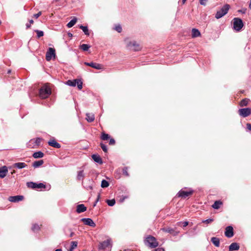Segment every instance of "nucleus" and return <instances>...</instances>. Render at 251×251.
I'll use <instances>...</instances> for the list:
<instances>
[{
	"mask_svg": "<svg viewBox=\"0 0 251 251\" xmlns=\"http://www.w3.org/2000/svg\"><path fill=\"white\" fill-rule=\"evenodd\" d=\"M110 138L109 135L105 133H102L101 138L103 140H107Z\"/></svg>",
	"mask_w": 251,
	"mask_h": 251,
	"instance_id": "37",
	"label": "nucleus"
},
{
	"mask_svg": "<svg viewBox=\"0 0 251 251\" xmlns=\"http://www.w3.org/2000/svg\"><path fill=\"white\" fill-rule=\"evenodd\" d=\"M100 146H101V148L102 149L103 151H104L105 152H106L107 151V147H106V145H105L101 143Z\"/></svg>",
	"mask_w": 251,
	"mask_h": 251,
	"instance_id": "43",
	"label": "nucleus"
},
{
	"mask_svg": "<svg viewBox=\"0 0 251 251\" xmlns=\"http://www.w3.org/2000/svg\"><path fill=\"white\" fill-rule=\"evenodd\" d=\"M55 0L57 1H58V0Z\"/></svg>",
	"mask_w": 251,
	"mask_h": 251,
	"instance_id": "64",
	"label": "nucleus"
},
{
	"mask_svg": "<svg viewBox=\"0 0 251 251\" xmlns=\"http://www.w3.org/2000/svg\"><path fill=\"white\" fill-rule=\"evenodd\" d=\"M82 221L83 223L92 227H95L96 226L95 223L93 222V221L90 218H83L82 219Z\"/></svg>",
	"mask_w": 251,
	"mask_h": 251,
	"instance_id": "14",
	"label": "nucleus"
},
{
	"mask_svg": "<svg viewBox=\"0 0 251 251\" xmlns=\"http://www.w3.org/2000/svg\"><path fill=\"white\" fill-rule=\"evenodd\" d=\"M145 244L151 248H155L158 245L156 238L152 236H148L145 240Z\"/></svg>",
	"mask_w": 251,
	"mask_h": 251,
	"instance_id": "2",
	"label": "nucleus"
},
{
	"mask_svg": "<svg viewBox=\"0 0 251 251\" xmlns=\"http://www.w3.org/2000/svg\"><path fill=\"white\" fill-rule=\"evenodd\" d=\"M186 1V0H182V3L184 4L185 3Z\"/></svg>",
	"mask_w": 251,
	"mask_h": 251,
	"instance_id": "57",
	"label": "nucleus"
},
{
	"mask_svg": "<svg viewBox=\"0 0 251 251\" xmlns=\"http://www.w3.org/2000/svg\"><path fill=\"white\" fill-rule=\"evenodd\" d=\"M233 229L232 226H228L226 228L225 235L228 237L230 238L233 236Z\"/></svg>",
	"mask_w": 251,
	"mask_h": 251,
	"instance_id": "15",
	"label": "nucleus"
},
{
	"mask_svg": "<svg viewBox=\"0 0 251 251\" xmlns=\"http://www.w3.org/2000/svg\"><path fill=\"white\" fill-rule=\"evenodd\" d=\"M126 47L130 50L138 51L141 50V47L135 41L131 40L128 38L125 40Z\"/></svg>",
	"mask_w": 251,
	"mask_h": 251,
	"instance_id": "1",
	"label": "nucleus"
},
{
	"mask_svg": "<svg viewBox=\"0 0 251 251\" xmlns=\"http://www.w3.org/2000/svg\"><path fill=\"white\" fill-rule=\"evenodd\" d=\"M44 156V153L41 151L35 152L33 154L34 158H42Z\"/></svg>",
	"mask_w": 251,
	"mask_h": 251,
	"instance_id": "26",
	"label": "nucleus"
},
{
	"mask_svg": "<svg viewBox=\"0 0 251 251\" xmlns=\"http://www.w3.org/2000/svg\"><path fill=\"white\" fill-rule=\"evenodd\" d=\"M24 199L23 196H10L8 198V200L13 202H16L22 201Z\"/></svg>",
	"mask_w": 251,
	"mask_h": 251,
	"instance_id": "13",
	"label": "nucleus"
},
{
	"mask_svg": "<svg viewBox=\"0 0 251 251\" xmlns=\"http://www.w3.org/2000/svg\"><path fill=\"white\" fill-rule=\"evenodd\" d=\"M55 50L52 48H49L46 55V58L47 61H50L52 57H55Z\"/></svg>",
	"mask_w": 251,
	"mask_h": 251,
	"instance_id": "11",
	"label": "nucleus"
},
{
	"mask_svg": "<svg viewBox=\"0 0 251 251\" xmlns=\"http://www.w3.org/2000/svg\"><path fill=\"white\" fill-rule=\"evenodd\" d=\"M115 140L113 139H110L109 141V144L110 145H113L115 144Z\"/></svg>",
	"mask_w": 251,
	"mask_h": 251,
	"instance_id": "48",
	"label": "nucleus"
},
{
	"mask_svg": "<svg viewBox=\"0 0 251 251\" xmlns=\"http://www.w3.org/2000/svg\"><path fill=\"white\" fill-rule=\"evenodd\" d=\"M108 186H109V183H108V182L107 181H106V180H105L104 179H103L101 181V187L102 188H106Z\"/></svg>",
	"mask_w": 251,
	"mask_h": 251,
	"instance_id": "33",
	"label": "nucleus"
},
{
	"mask_svg": "<svg viewBox=\"0 0 251 251\" xmlns=\"http://www.w3.org/2000/svg\"><path fill=\"white\" fill-rule=\"evenodd\" d=\"M229 9L228 4L225 5L220 10L218 11L215 15V18L217 19H220L225 16Z\"/></svg>",
	"mask_w": 251,
	"mask_h": 251,
	"instance_id": "7",
	"label": "nucleus"
},
{
	"mask_svg": "<svg viewBox=\"0 0 251 251\" xmlns=\"http://www.w3.org/2000/svg\"><path fill=\"white\" fill-rule=\"evenodd\" d=\"M66 84L70 86H75L77 85L79 90H81L82 88V82L79 79L69 80L66 82Z\"/></svg>",
	"mask_w": 251,
	"mask_h": 251,
	"instance_id": "8",
	"label": "nucleus"
},
{
	"mask_svg": "<svg viewBox=\"0 0 251 251\" xmlns=\"http://www.w3.org/2000/svg\"><path fill=\"white\" fill-rule=\"evenodd\" d=\"M100 195H98V198H97V201H96V202H98V201H99V198H100Z\"/></svg>",
	"mask_w": 251,
	"mask_h": 251,
	"instance_id": "53",
	"label": "nucleus"
},
{
	"mask_svg": "<svg viewBox=\"0 0 251 251\" xmlns=\"http://www.w3.org/2000/svg\"><path fill=\"white\" fill-rule=\"evenodd\" d=\"M51 94L50 88L47 85H44L40 90L39 95L42 99L48 98Z\"/></svg>",
	"mask_w": 251,
	"mask_h": 251,
	"instance_id": "4",
	"label": "nucleus"
},
{
	"mask_svg": "<svg viewBox=\"0 0 251 251\" xmlns=\"http://www.w3.org/2000/svg\"><path fill=\"white\" fill-rule=\"evenodd\" d=\"M93 159L97 163L102 164V161L100 157L97 154H93L92 156Z\"/></svg>",
	"mask_w": 251,
	"mask_h": 251,
	"instance_id": "23",
	"label": "nucleus"
},
{
	"mask_svg": "<svg viewBox=\"0 0 251 251\" xmlns=\"http://www.w3.org/2000/svg\"><path fill=\"white\" fill-rule=\"evenodd\" d=\"M222 204V202L220 201H216L212 205V207L214 209H218L220 206Z\"/></svg>",
	"mask_w": 251,
	"mask_h": 251,
	"instance_id": "31",
	"label": "nucleus"
},
{
	"mask_svg": "<svg viewBox=\"0 0 251 251\" xmlns=\"http://www.w3.org/2000/svg\"><path fill=\"white\" fill-rule=\"evenodd\" d=\"M27 167V165L24 162H18L13 165V167L17 168L18 169H23Z\"/></svg>",
	"mask_w": 251,
	"mask_h": 251,
	"instance_id": "19",
	"label": "nucleus"
},
{
	"mask_svg": "<svg viewBox=\"0 0 251 251\" xmlns=\"http://www.w3.org/2000/svg\"><path fill=\"white\" fill-rule=\"evenodd\" d=\"M123 174L124 175H125L126 176H129V174L127 172V167H125L124 169H123Z\"/></svg>",
	"mask_w": 251,
	"mask_h": 251,
	"instance_id": "44",
	"label": "nucleus"
},
{
	"mask_svg": "<svg viewBox=\"0 0 251 251\" xmlns=\"http://www.w3.org/2000/svg\"><path fill=\"white\" fill-rule=\"evenodd\" d=\"M10 70H9V71H8V73H10Z\"/></svg>",
	"mask_w": 251,
	"mask_h": 251,
	"instance_id": "62",
	"label": "nucleus"
},
{
	"mask_svg": "<svg viewBox=\"0 0 251 251\" xmlns=\"http://www.w3.org/2000/svg\"><path fill=\"white\" fill-rule=\"evenodd\" d=\"M26 26L27 28H29L30 27V25L28 24L26 25Z\"/></svg>",
	"mask_w": 251,
	"mask_h": 251,
	"instance_id": "52",
	"label": "nucleus"
},
{
	"mask_svg": "<svg viewBox=\"0 0 251 251\" xmlns=\"http://www.w3.org/2000/svg\"><path fill=\"white\" fill-rule=\"evenodd\" d=\"M77 19L76 18H74L73 19H72L70 22H69L67 26L69 28H71L73 27L76 23Z\"/></svg>",
	"mask_w": 251,
	"mask_h": 251,
	"instance_id": "27",
	"label": "nucleus"
},
{
	"mask_svg": "<svg viewBox=\"0 0 251 251\" xmlns=\"http://www.w3.org/2000/svg\"><path fill=\"white\" fill-rule=\"evenodd\" d=\"M79 28L82 30L85 35H89V32L87 26L81 25L79 26Z\"/></svg>",
	"mask_w": 251,
	"mask_h": 251,
	"instance_id": "29",
	"label": "nucleus"
},
{
	"mask_svg": "<svg viewBox=\"0 0 251 251\" xmlns=\"http://www.w3.org/2000/svg\"><path fill=\"white\" fill-rule=\"evenodd\" d=\"M86 210V207L83 204H78L76 207V212L78 213L83 212Z\"/></svg>",
	"mask_w": 251,
	"mask_h": 251,
	"instance_id": "21",
	"label": "nucleus"
},
{
	"mask_svg": "<svg viewBox=\"0 0 251 251\" xmlns=\"http://www.w3.org/2000/svg\"><path fill=\"white\" fill-rule=\"evenodd\" d=\"M70 251H74L73 250H72V249H70Z\"/></svg>",
	"mask_w": 251,
	"mask_h": 251,
	"instance_id": "61",
	"label": "nucleus"
},
{
	"mask_svg": "<svg viewBox=\"0 0 251 251\" xmlns=\"http://www.w3.org/2000/svg\"><path fill=\"white\" fill-rule=\"evenodd\" d=\"M181 223H178L177 224L179 225Z\"/></svg>",
	"mask_w": 251,
	"mask_h": 251,
	"instance_id": "63",
	"label": "nucleus"
},
{
	"mask_svg": "<svg viewBox=\"0 0 251 251\" xmlns=\"http://www.w3.org/2000/svg\"><path fill=\"white\" fill-rule=\"evenodd\" d=\"M39 228H40L39 226L37 224L34 225L32 227V230L34 231L38 230L39 229Z\"/></svg>",
	"mask_w": 251,
	"mask_h": 251,
	"instance_id": "40",
	"label": "nucleus"
},
{
	"mask_svg": "<svg viewBox=\"0 0 251 251\" xmlns=\"http://www.w3.org/2000/svg\"><path fill=\"white\" fill-rule=\"evenodd\" d=\"M111 247V239H107L100 243L99 245V250L100 251H109Z\"/></svg>",
	"mask_w": 251,
	"mask_h": 251,
	"instance_id": "3",
	"label": "nucleus"
},
{
	"mask_svg": "<svg viewBox=\"0 0 251 251\" xmlns=\"http://www.w3.org/2000/svg\"><path fill=\"white\" fill-rule=\"evenodd\" d=\"M182 224V225H183V227H185V226H188V222H183Z\"/></svg>",
	"mask_w": 251,
	"mask_h": 251,
	"instance_id": "50",
	"label": "nucleus"
},
{
	"mask_svg": "<svg viewBox=\"0 0 251 251\" xmlns=\"http://www.w3.org/2000/svg\"><path fill=\"white\" fill-rule=\"evenodd\" d=\"M74 234V233L73 232H72V233H71V234H70V236H71V237H72V236H73Z\"/></svg>",
	"mask_w": 251,
	"mask_h": 251,
	"instance_id": "58",
	"label": "nucleus"
},
{
	"mask_svg": "<svg viewBox=\"0 0 251 251\" xmlns=\"http://www.w3.org/2000/svg\"><path fill=\"white\" fill-rule=\"evenodd\" d=\"M239 114L243 117H246L251 114V108L240 109L238 110Z\"/></svg>",
	"mask_w": 251,
	"mask_h": 251,
	"instance_id": "10",
	"label": "nucleus"
},
{
	"mask_svg": "<svg viewBox=\"0 0 251 251\" xmlns=\"http://www.w3.org/2000/svg\"><path fill=\"white\" fill-rule=\"evenodd\" d=\"M163 231L168 232L174 235H176L178 234V232L175 231L174 229L168 227V228H163L161 229Z\"/></svg>",
	"mask_w": 251,
	"mask_h": 251,
	"instance_id": "18",
	"label": "nucleus"
},
{
	"mask_svg": "<svg viewBox=\"0 0 251 251\" xmlns=\"http://www.w3.org/2000/svg\"><path fill=\"white\" fill-rule=\"evenodd\" d=\"M154 251H165L163 248H157Z\"/></svg>",
	"mask_w": 251,
	"mask_h": 251,
	"instance_id": "51",
	"label": "nucleus"
},
{
	"mask_svg": "<svg viewBox=\"0 0 251 251\" xmlns=\"http://www.w3.org/2000/svg\"><path fill=\"white\" fill-rule=\"evenodd\" d=\"M27 186L28 187L33 188V189H37V183H34L32 182L27 183Z\"/></svg>",
	"mask_w": 251,
	"mask_h": 251,
	"instance_id": "35",
	"label": "nucleus"
},
{
	"mask_svg": "<svg viewBox=\"0 0 251 251\" xmlns=\"http://www.w3.org/2000/svg\"><path fill=\"white\" fill-rule=\"evenodd\" d=\"M200 4L202 5H205L208 0H199Z\"/></svg>",
	"mask_w": 251,
	"mask_h": 251,
	"instance_id": "46",
	"label": "nucleus"
},
{
	"mask_svg": "<svg viewBox=\"0 0 251 251\" xmlns=\"http://www.w3.org/2000/svg\"><path fill=\"white\" fill-rule=\"evenodd\" d=\"M29 23H30V24H33V21L32 20H29Z\"/></svg>",
	"mask_w": 251,
	"mask_h": 251,
	"instance_id": "54",
	"label": "nucleus"
},
{
	"mask_svg": "<svg viewBox=\"0 0 251 251\" xmlns=\"http://www.w3.org/2000/svg\"><path fill=\"white\" fill-rule=\"evenodd\" d=\"M90 48V46L87 44H83L80 46V48L84 51H87Z\"/></svg>",
	"mask_w": 251,
	"mask_h": 251,
	"instance_id": "34",
	"label": "nucleus"
},
{
	"mask_svg": "<svg viewBox=\"0 0 251 251\" xmlns=\"http://www.w3.org/2000/svg\"><path fill=\"white\" fill-rule=\"evenodd\" d=\"M239 246L236 243H232L229 247V251H237L239 249Z\"/></svg>",
	"mask_w": 251,
	"mask_h": 251,
	"instance_id": "20",
	"label": "nucleus"
},
{
	"mask_svg": "<svg viewBox=\"0 0 251 251\" xmlns=\"http://www.w3.org/2000/svg\"><path fill=\"white\" fill-rule=\"evenodd\" d=\"M8 172V170L6 166H3L0 168V177L4 178Z\"/></svg>",
	"mask_w": 251,
	"mask_h": 251,
	"instance_id": "17",
	"label": "nucleus"
},
{
	"mask_svg": "<svg viewBox=\"0 0 251 251\" xmlns=\"http://www.w3.org/2000/svg\"><path fill=\"white\" fill-rule=\"evenodd\" d=\"M77 242L76 241H72L71 242V248L72 250H74L75 248L77 247Z\"/></svg>",
	"mask_w": 251,
	"mask_h": 251,
	"instance_id": "39",
	"label": "nucleus"
},
{
	"mask_svg": "<svg viewBox=\"0 0 251 251\" xmlns=\"http://www.w3.org/2000/svg\"><path fill=\"white\" fill-rule=\"evenodd\" d=\"M115 29L118 32H121L122 30V27L120 25H117L115 26Z\"/></svg>",
	"mask_w": 251,
	"mask_h": 251,
	"instance_id": "42",
	"label": "nucleus"
},
{
	"mask_svg": "<svg viewBox=\"0 0 251 251\" xmlns=\"http://www.w3.org/2000/svg\"><path fill=\"white\" fill-rule=\"evenodd\" d=\"M193 193V191L191 189L189 188L187 189L185 188L180 190L177 193V195L178 197L184 199L191 195Z\"/></svg>",
	"mask_w": 251,
	"mask_h": 251,
	"instance_id": "6",
	"label": "nucleus"
},
{
	"mask_svg": "<svg viewBox=\"0 0 251 251\" xmlns=\"http://www.w3.org/2000/svg\"><path fill=\"white\" fill-rule=\"evenodd\" d=\"M69 36L70 37H72V36H73V35H72V34H71V33H69Z\"/></svg>",
	"mask_w": 251,
	"mask_h": 251,
	"instance_id": "60",
	"label": "nucleus"
},
{
	"mask_svg": "<svg viewBox=\"0 0 251 251\" xmlns=\"http://www.w3.org/2000/svg\"><path fill=\"white\" fill-rule=\"evenodd\" d=\"M249 8L251 9V0H250V3L249 4Z\"/></svg>",
	"mask_w": 251,
	"mask_h": 251,
	"instance_id": "55",
	"label": "nucleus"
},
{
	"mask_svg": "<svg viewBox=\"0 0 251 251\" xmlns=\"http://www.w3.org/2000/svg\"><path fill=\"white\" fill-rule=\"evenodd\" d=\"M84 64L87 65V66H90V67H92L93 68H95L96 69H97V70H101V69H103V66L101 64H99V63H97L85 62Z\"/></svg>",
	"mask_w": 251,
	"mask_h": 251,
	"instance_id": "12",
	"label": "nucleus"
},
{
	"mask_svg": "<svg viewBox=\"0 0 251 251\" xmlns=\"http://www.w3.org/2000/svg\"><path fill=\"white\" fill-rule=\"evenodd\" d=\"M48 144L50 146L57 149H59L61 147V145L54 139L50 140Z\"/></svg>",
	"mask_w": 251,
	"mask_h": 251,
	"instance_id": "16",
	"label": "nucleus"
},
{
	"mask_svg": "<svg viewBox=\"0 0 251 251\" xmlns=\"http://www.w3.org/2000/svg\"><path fill=\"white\" fill-rule=\"evenodd\" d=\"M247 128L250 130H251V124H247Z\"/></svg>",
	"mask_w": 251,
	"mask_h": 251,
	"instance_id": "49",
	"label": "nucleus"
},
{
	"mask_svg": "<svg viewBox=\"0 0 251 251\" xmlns=\"http://www.w3.org/2000/svg\"><path fill=\"white\" fill-rule=\"evenodd\" d=\"M42 14V12L41 11L39 12L38 13L34 14L33 17H34L36 19H37L40 16H41Z\"/></svg>",
	"mask_w": 251,
	"mask_h": 251,
	"instance_id": "47",
	"label": "nucleus"
},
{
	"mask_svg": "<svg viewBox=\"0 0 251 251\" xmlns=\"http://www.w3.org/2000/svg\"><path fill=\"white\" fill-rule=\"evenodd\" d=\"M211 242L212 243L216 246V247H219L220 246V240L219 238L217 237H212L211 239Z\"/></svg>",
	"mask_w": 251,
	"mask_h": 251,
	"instance_id": "25",
	"label": "nucleus"
},
{
	"mask_svg": "<svg viewBox=\"0 0 251 251\" xmlns=\"http://www.w3.org/2000/svg\"><path fill=\"white\" fill-rule=\"evenodd\" d=\"M35 31L37 33V36L38 38H40L44 35V32L41 30H35Z\"/></svg>",
	"mask_w": 251,
	"mask_h": 251,
	"instance_id": "38",
	"label": "nucleus"
},
{
	"mask_svg": "<svg viewBox=\"0 0 251 251\" xmlns=\"http://www.w3.org/2000/svg\"><path fill=\"white\" fill-rule=\"evenodd\" d=\"M55 251H62L61 249H56L55 250Z\"/></svg>",
	"mask_w": 251,
	"mask_h": 251,
	"instance_id": "56",
	"label": "nucleus"
},
{
	"mask_svg": "<svg viewBox=\"0 0 251 251\" xmlns=\"http://www.w3.org/2000/svg\"><path fill=\"white\" fill-rule=\"evenodd\" d=\"M213 220L212 219H208L203 221L202 222L203 223L209 224V223H211L212 222H213Z\"/></svg>",
	"mask_w": 251,
	"mask_h": 251,
	"instance_id": "45",
	"label": "nucleus"
},
{
	"mask_svg": "<svg viewBox=\"0 0 251 251\" xmlns=\"http://www.w3.org/2000/svg\"><path fill=\"white\" fill-rule=\"evenodd\" d=\"M233 29L237 31H239L244 26L242 20L239 18H234L232 20Z\"/></svg>",
	"mask_w": 251,
	"mask_h": 251,
	"instance_id": "5",
	"label": "nucleus"
},
{
	"mask_svg": "<svg viewBox=\"0 0 251 251\" xmlns=\"http://www.w3.org/2000/svg\"><path fill=\"white\" fill-rule=\"evenodd\" d=\"M41 142V139L40 138L32 139L29 141L28 146L30 148H35L40 145Z\"/></svg>",
	"mask_w": 251,
	"mask_h": 251,
	"instance_id": "9",
	"label": "nucleus"
},
{
	"mask_svg": "<svg viewBox=\"0 0 251 251\" xmlns=\"http://www.w3.org/2000/svg\"><path fill=\"white\" fill-rule=\"evenodd\" d=\"M37 189L45 188L46 186L42 183H37Z\"/></svg>",
	"mask_w": 251,
	"mask_h": 251,
	"instance_id": "41",
	"label": "nucleus"
},
{
	"mask_svg": "<svg viewBox=\"0 0 251 251\" xmlns=\"http://www.w3.org/2000/svg\"><path fill=\"white\" fill-rule=\"evenodd\" d=\"M86 120L88 122H92L94 121L95 116H94V114L88 113H87L86 114Z\"/></svg>",
	"mask_w": 251,
	"mask_h": 251,
	"instance_id": "22",
	"label": "nucleus"
},
{
	"mask_svg": "<svg viewBox=\"0 0 251 251\" xmlns=\"http://www.w3.org/2000/svg\"><path fill=\"white\" fill-rule=\"evenodd\" d=\"M249 100L248 99H245L242 100L240 103V106H245L248 105Z\"/></svg>",
	"mask_w": 251,
	"mask_h": 251,
	"instance_id": "32",
	"label": "nucleus"
},
{
	"mask_svg": "<svg viewBox=\"0 0 251 251\" xmlns=\"http://www.w3.org/2000/svg\"><path fill=\"white\" fill-rule=\"evenodd\" d=\"M43 163L44 162L42 160L36 161L33 163V166L34 168H37L41 166L43 164Z\"/></svg>",
	"mask_w": 251,
	"mask_h": 251,
	"instance_id": "28",
	"label": "nucleus"
},
{
	"mask_svg": "<svg viewBox=\"0 0 251 251\" xmlns=\"http://www.w3.org/2000/svg\"><path fill=\"white\" fill-rule=\"evenodd\" d=\"M201 35L199 30L196 28H193L192 30V36L193 38L199 37Z\"/></svg>",
	"mask_w": 251,
	"mask_h": 251,
	"instance_id": "24",
	"label": "nucleus"
},
{
	"mask_svg": "<svg viewBox=\"0 0 251 251\" xmlns=\"http://www.w3.org/2000/svg\"><path fill=\"white\" fill-rule=\"evenodd\" d=\"M88 188H89L90 189H93V187H92V186H89V187H88Z\"/></svg>",
	"mask_w": 251,
	"mask_h": 251,
	"instance_id": "59",
	"label": "nucleus"
},
{
	"mask_svg": "<svg viewBox=\"0 0 251 251\" xmlns=\"http://www.w3.org/2000/svg\"><path fill=\"white\" fill-rule=\"evenodd\" d=\"M106 202L109 206H112L115 204V200L114 199L108 200Z\"/></svg>",
	"mask_w": 251,
	"mask_h": 251,
	"instance_id": "36",
	"label": "nucleus"
},
{
	"mask_svg": "<svg viewBox=\"0 0 251 251\" xmlns=\"http://www.w3.org/2000/svg\"><path fill=\"white\" fill-rule=\"evenodd\" d=\"M84 177V175L83 174V171L82 170V171H79V172H78L77 176V179H78V180L83 179Z\"/></svg>",
	"mask_w": 251,
	"mask_h": 251,
	"instance_id": "30",
	"label": "nucleus"
}]
</instances>
